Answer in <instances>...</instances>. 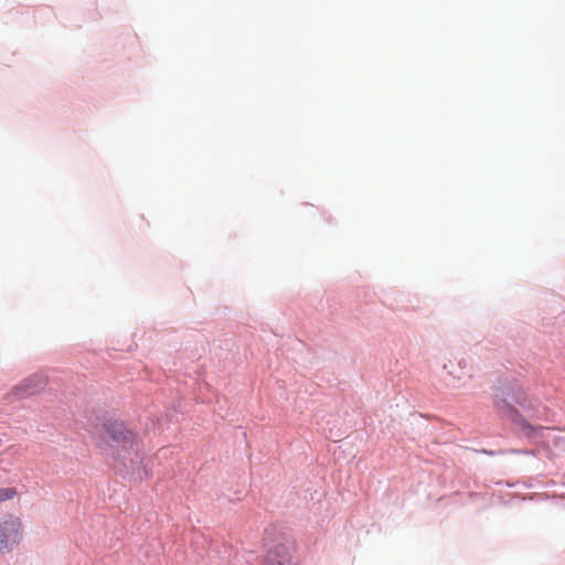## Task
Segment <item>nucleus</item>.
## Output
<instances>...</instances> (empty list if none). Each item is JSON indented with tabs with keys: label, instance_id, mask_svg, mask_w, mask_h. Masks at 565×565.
Returning <instances> with one entry per match:
<instances>
[{
	"label": "nucleus",
	"instance_id": "1",
	"mask_svg": "<svg viewBox=\"0 0 565 565\" xmlns=\"http://www.w3.org/2000/svg\"><path fill=\"white\" fill-rule=\"evenodd\" d=\"M97 446L113 460L114 469L122 476L139 481L149 477L142 466L141 441L122 422L105 420Z\"/></svg>",
	"mask_w": 565,
	"mask_h": 565
},
{
	"label": "nucleus",
	"instance_id": "2",
	"mask_svg": "<svg viewBox=\"0 0 565 565\" xmlns=\"http://www.w3.org/2000/svg\"><path fill=\"white\" fill-rule=\"evenodd\" d=\"M494 405L498 413L503 418L519 425L525 434L534 428L523 419L515 408V406H519L522 409L530 407L526 394L521 387L503 392L501 397H497Z\"/></svg>",
	"mask_w": 565,
	"mask_h": 565
},
{
	"label": "nucleus",
	"instance_id": "3",
	"mask_svg": "<svg viewBox=\"0 0 565 565\" xmlns=\"http://www.w3.org/2000/svg\"><path fill=\"white\" fill-rule=\"evenodd\" d=\"M527 437L534 438L548 454L550 457L565 455V430L546 427H534L526 431Z\"/></svg>",
	"mask_w": 565,
	"mask_h": 565
},
{
	"label": "nucleus",
	"instance_id": "4",
	"mask_svg": "<svg viewBox=\"0 0 565 565\" xmlns=\"http://www.w3.org/2000/svg\"><path fill=\"white\" fill-rule=\"evenodd\" d=\"M22 537V522L15 515L0 520V552L12 548Z\"/></svg>",
	"mask_w": 565,
	"mask_h": 565
},
{
	"label": "nucleus",
	"instance_id": "5",
	"mask_svg": "<svg viewBox=\"0 0 565 565\" xmlns=\"http://www.w3.org/2000/svg\"><path fill=\"white\" fill-rule=\"evenodd\" d=\"M45 385V380L42 376L33 375L14 386L8 394V399L10 402H14L18 399L28 398L44 390Z\"/></svg>",
	"mask_w": 565,
	"mask_h": 565
},
{
	"label": "nucleus",
	"instance_id": "6",
	"mask_svg": "<svg viewBox=\"0 0 565 565\" xmlns=\"http://www.w3.org/2000/svg\"><path fill=\"white\" fill-rule=\"evenodd\" d=\"M467 361L463 358L449 360L445 365V370L454 381H461L465 377L471 379L472 374L467 371Z\"/></svg>",
	"mask_w": 565,
	"mask_h": 565
},
{
	"label": "nucleus",
	"instance_id": "7",
	"mask_svg": "<svg viewBox=\"0 0 565 565\" xmlns=\"http://www.w3.org/2000/svg\"><path fill=\"white\" fill-rule=\"evenodd\" d=\"M15 490L11 488H0V502L12 499L15 495Z\"/></svg>",
	"mask_w": 565,
	"mask_h": 565
},
{
	"label": "nucleus",
	"instance_id": "8",
	"mask_svg": "<svg viewBox=\"0 0 565 565\" xmlns=\"http://www.w3.org/2000/svg\"><path fill=\"white\" fill-rule=\"evenodd\" d=\"M278 565H290L289 562L287 561V558H284L282 561H280L278 563Z\"/></svg>",
	"mask_w": 565,
	"mask_h": 565
},
{
	"label": "nucleus",
	"instance_id": "9",
	"mask_svg": "<svg viewBox=\"0 0 565 565\" xmlns=\"http://www.w3.org/2000/svg\"><path fill=\"white\" fill-rule=\"evenodd\" d=\"M267 561L271 562V554L270 553L267 555Z\"/></svg>",
	"mask_w": 565,
	"mask_h": 565
},
{
	"label": "nucleus",
	"instance_id": "10",
	"mask_svg": "<svg viewBox=\"0 0 565 565\" xmlns=\"http://www.w3.org/2000/svg\"><path fill=\"white\" fill-rule=\"evenodd\" d=\"M452 387H457L458 385L454 382L450 384Z\"/></svg>",
	"mask_w": 565,
	"mask_h": 565
}]
</instances>
